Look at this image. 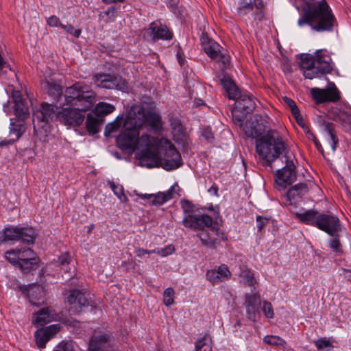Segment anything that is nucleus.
Instances as JSON below:
<instances>
[{
  "label": "nucleus",
  "instance_id": "f8f14e48",
  "mask_svg": "<svg viewBox=\"0 0 351 351\" xmlns=\"http://www.w3.org/2000/svg\"><path fill=\"white\" fill-rule=\"evenodd\" d=\"M94 83L97 86L125 90L127 88V82L121 77L110 74L97 73L93 77Z\"/></svg>",
  "mask_w": 351,
  "mask_h": 351
},
{
  "label": "nucleus",
  "instance_id": "f257e3e1",
  "mask_svg": "<svg viewBox=\"0 0 351 351\" xmlns=\"http://www.w3.org/2000/svg\"><path fill=\"white\" fill-rule=\"evenodd\" d=\"M256 153L263 164L267 166L284 154L285 165L275 173V182L279 190L285 189L296 180V167L292 154L287 151L286 144L278 132L269 131L266 135L257 140Z\"/></svg>",
  "mask_w": 351,
  "mask_h": 351
},
{
  "label": "nucleus",
  "instance_id": "4d7b16f0",
  "mask_svg": "<svg viewBox=\"0 0 351 351\" xmlns=\"http://www.w3.org/2000/svg\"><path fill=\"white\" fill-rule=\"evenodd\" d=\"M174 251V247L171 245H169L161 249H156V254L162 256H167L169 254H171Z\"/></svg>",
  "mask_w": 351,
  "mask_h": 351
},
{
  "label": "nucleus",
  "instance_id": "aec40b11",
  "mask_svg": "<svg viewBox=\"0 0 351 351\" xmlns=\"http://www.w3.org/2000/svg\"><path fill=\"white\" fill-rule=\"evenodd\" d=\"M69 311L73 314L80 313L83 308L88 305V301L84 294L77 289L71 290L67 297Z\"/></svg>",
  "mask_w": 351,
  "mask_h": 351
},
{
  "label": "nucleus",
  "instance_id": "393cba45",
  "mask_svg": "<svg viewBox=\"0 0 351 351\" xmlns=\"http://www.w3.org/2000/svg\"><path fill=\"white\" fill-rule=\"evenodd\" d=\"M59 329L60 326L58 324H53L36 331L35 341L38 347L45 348L47 342L59 331Z\"/></svg>",
  "mask_w": 351,
  "mask_h": 351
},
{
  "label": "nucleus",
  "instance_id": "4be33fe9",
  "mask_svg": "<svg viewBox=\"0 0 351 351\" xmlns=\"http://www.w3.org/2000/svg\"><path fill=\"white\" fill-rule=\"evenodd\" d=\"M58 107L53 105L43 104L40 110H36L34 113L33 122L35 124L36 121L46 123L49 121L53 119L54 117L57 118Z\"/></svg>",
  "mask_w": 351,
  "mask_h": 351
},
{
  "label": "nucleus",
  "instance_id": "3c124183",
  "mask_svg": "<svg viewBox=\"0 0 351 351\" xmlns=\"http://www.w3.org/2000/svg\"><path fill=\"white\" fill-rule=\"evenodd\" d=\"M116 11L117 8L114 6H111L106 11L101 12L99 18L101 19L104 18V16H107L108 17V20H107L106 22L112 21L116 16Z\"/></svg>",
  "mask_w": 351,
  "mask_h": 351
},
{
  "label": "nucleus",
  "instance_id": "4468645a",
  "mask_svg": "<svg viewBox=\"0 0 351 351\" xmlns=\"http://www.w3.org/2000/svg\"><path fill=\"white\" fill-rule=\"evenodd\" d=\"M311 93L318 104L336 102L340 99V93L333 82L329 83L328 87L326 88H313Z\"/></svg>",
  "mask_w": 351,
  "mask_h": 351
},
{
  "label": "nucleus",
  "instance_id": "58836bf2",
  "mask_svg": "<svg viewBox=\"0 0 351 351\" xmlns=\"http://www.w3.org/2000/svg\"><path fill=\"white\" fill-rule=\"evenodd\" d=\"M284 103L289 108L291 111L292 115L295 119L298 124L303 121V118L300 113V110L295 102L289 97H284L282 98Z\"/></svg>",
  "mask_w": 351,
  "mask_h": 351
},
{
  "label": "nucleus",
  "instance_id": "603ef678",
  "mask_svg": "<svg viewBox=\"0 0 351 351\" xmlns=\"http://www.w3.org/2000/svg\"><path fill=\"white\" fill-rule=\"evenodd\" d=\"M61 27L68 34L78 38L81 34L80 29H76L72 25H61Z\"/></svg>",
  "mask_w": 351,
  "mask_h": 351
},
{
  "label": "nucleus",
  "instance_id": "6ab92c4d",
  "mask_svg": "<svg viewBox=\"0 0 351 351\" xmlns=\"http://www.w3.org/2000/svg\"><path fill=\"white\" fill-rule=\"evenodd\" d=\"M21 290L29 299V302L36 306H39L45 302V290L40 285L32 284L21 287Z\"/></svg>",
  "mask_w": 351,
  "mask_h": 351
},
{
  "label": "nucleus",
  "instance_id": "69168bd1",
  "mask_svg": "<svg viewBox=\"0 0 351 351\" xmlns=\"http://www.w3.org/2000/svg\"><path fill=\"white\" fill-rule=\"evenodd\" d=\"M134 253L138 257L142 258L145 254H146V251L143 248H136L134 250Z\"/></svg>",
  "mask_w": 351,
  "mask_h": 351
},
{
  "label": "nucleus",
  "instance_id": "a19ab883",
  "mask_svg": "<svg viewBox=\"0 0 351 351\" xmlns=\"http://www.w3.org/2000/svg\"><path fill=\"white\" fill-rule=\"evenodd\" d=\"M211 339L208 335L199 339L195 343L196 351H212Z\"/></svg>",
  "mask_w": 351,
  "mask_h": 351
},
{
  "label": "nucleus",
  "instance_id": "2f4dec72",
  "mask_svg": "<svg viewBox=\"0 0 351 351\" xmlns=\"http://www.w3.org/2000/svg\"><path fill=\"white\" fill-rule=\"evenodd\" d=\"M237 108L245 112V113H250L255 108L254 98L247 94H241L239 95L238 99L235 101L234 104Z\"/></svg>",
  "mask_w": 351,
  "mask_h": 351
},
{
  "label": "nucleus",
  "instance_id": "09e8293b",
  "mask_svg": "<svg viewBox=\"0 0 351 351\" xmlns=\"http://www.w3.org/2000/svg\"><path fill=\"white\" fill-rule=\"evenodd\" d=\"M169 200L165 192H159L156 195H153L151 202L153 205L160 206Z\"/></svg>",
  "mask_w": 351,
  "mask_h": 351
},
{
  "label": "nucleus",
  "instance_id": "473e14b6",
  "mask_svg": "<svg viewBox=\"0 0 351 351\" xmlns=\"http://www.w3.org/2000/svg\"><path fill=\"white\" fill-rule=\"evenodd\" d=\"M221 84L230 99L236 101L239 95H241L238 87L232 80L226 78L222 79Z\"/></svg>",
  "mask_w": 351,
  "mask_h": 351
},
{
  "label": "nucleus",
  "instance_id": "72a5a7b5",
  "mask_svg": "<svg viewBox=\"0 0 351 351\" xmlns=\"http://www.w3.org/2000/svg\"><path fill=\"white\" fill-rule=\"evenodd\" d=\"M26 130L23 120L13 121L11 119L10 125V135L14 136L13 138L17 141L25 132Z\"/></svg>",
  "mask_w": 351,
  "mask_h": 351
},
{
  "label": "nucleus",
  "instance_id": "cd10ccee",
  "mask_svg": "<svg viewBox=\"0 0 351 351\" xmlns=\"http://www.w3.org/2000/svg\"><path fill=\"white\" fill-rule=\"evenodd\" d=\"M12 97L14 99L15 114L19 119L24 121L29 114L28 106L22 100L19 91L14 92Z\"/></svg>",
  "mask_w": 351,
  "mask_h": 351
},
{
  "label": "nucleus",
  "instance_id": "4c0bfd02",
  "mask_svg": "<svg viewBox=\"0 0 351 351\" xmlns=\"http://www.w3.org/2000/svg\"><path fill=\"white\" fill-rule=\"evenodd\" d=\"M324 131L326 132L328 137V143L332 149L335 151L337 145L338 143V138L336 136L333 125L330 123H324Z\"/></svg>",
  "mask_w": 351,
  "mask_h": 351
},
{
  "label": "nucleus",
  "instance_id": "0e129e2a",
  "mask_svg": "<svg viewBox=\"0 0 351 351\" xmlns=\"http://www.w3.org/2000/svg\"><path fill=\"white\" fill-rule=\"evenodd\" d=\"M184 137V134L182 132L178 131L177 133H173V139L177 143H180Z\"/></svg>",
  "mask_w": 351,
  "mask_h": 351
},
{
  "label": "nucleus",
  "instance_id": "c03bdc74",
  "mask_svg": "<svg viewBox=\"0 0 351 351\" xmlns=\"http://www.w3.org/2000/svg\"><path fill=\"white\" fill-rule=\"evenodd\" d=\"M110 185L114 195L121 202H126L128 201V197L125 195L123 187L121 185L115 184L114 182H110Z\"/></svg>",
  "mask_w": 351,
  "mask_h": 351
},
{
  "label": "nucleus",
  "instance_id": "774afa93",
  "mask_svg": "<svg viewBox=\"0 0 351 351\" xmlns=\"http://www.w3.org/2000/svg\"><path fill=\"white\" fill-rule=\"evenodd\" d=\"M177 60L180 66H182L184 63V58L182 52L178 51L176 54Z\"/></svg>",
  "mask_w": 351,
  "mask_h": 351
},
{
  "label": "nucleus",
  "instance_id": "20e7f679",
  "mask_svg": "<svg viewBox=\"0 0 351 351\" xmlns=\"http://www.w3.org/2000/svg\"><path fill=\"white\" fill-rule=\"evenodd\" d=\"M300 69L309 80L320 77L332 70L331 58L326 51L317 50L314 55H306L301 59Z\"/></svg>",
  "mask_w": 351,
  "mask_h": 351
},
{
  "label": "nucleus",
  "instance_id": "37998d69",
  "mask_svg": "<svg viewBox=\"0 0 351 351\" xmlns=\"http://www.w3.org/2000/svg\"><path fill=\"white\" fill-rule=\"evenodd\" d=\"M247 114L245 111L237 108L236 106L232 110V119L236 124L239 125L243 124Z\"/></svg>",
  "mask_w": 351,
  "mask_h": 351
},
{
  "label": "nucleus",
  "instance_id": "e433bc0d",
  "mask_svg": "<svg viewBox=\"0 0 351 351\" xmlns=\"http://www.w3.org/2000/svg\"><path fill=\"white\" fill-rule=\"evenodd\" d=\"M44 88L47 90L48 94L53 97L54 99L58 98L62 93V89L60 85L55 82H50L46 80L44 83Z\"/></svg>",
  "mask_w": 351,
  "mask_h": 351
},
{
  "label": "nucleus",
  "instance_id": "412c9836",
  "mask_svg": "<svg viewBox=\"0 0 351 351\" xmlns=\"http://www.w3.org/2000/svg\"><path fill=\"white\" fill-rule=\"evenodd\" d=\"M245 305L247 317L249 319L256 322L260 316L258 311L261 304V297L258 293H254L245 295Z\"/></svg>",
  "mask_w": 351,
  "mask_h": 351
},
{
  "label": "nucleus",
  "instance_id": "39448f33",
  "mask_svg": "<svg viewBox=\"0 0 351 351\" xmlns=\"http://www.w3.org/2000/svg\"><path fill=\"white\" fill-rule=\"evenodd\" d=\"M160 138L152 137L148 134H143L136 138V149H140L138 153L139 165L147 168H153L158 166L159 159L158 151L161 147L156 146V143Z\"/></svg>",
  "mask_w": 351,
  "mask_h": 351
},
{
  "label": "nucleus",
  "instance_id": "c756f323",
  "mask_svg": "<svg viewBox=\"0 0 351 351\" xmlns=\"http://www.w3.org/2000/svg\"><path fill=\"white\" fill-rule=\"evenodd\" d=\"M320 213L315 210H308L304 213H296L295 215L301 222L317 228Z\"/></svg>",
  "mask_w": 351,
  "mask_h": 351
},
{
  "label": "nucleus",
  "instance_id": "052dcab7",
  "mask_svg": "<svg viewBox=\"0 0 351 351\" xmlns=\"http://www.w3.org/2000/svg\"><path fill=\"white\" fill-rule=\"evenodd\" d=\"M59 262L62 267L69 264V256L68 254H63L59 257Z\"/></svg>",
  "mask_w": 351,
  "mask_h": 351
},
{
  "label": "nucleus",
  "instance_id": "f03ea898",
  "mask_svg": "<svg viewBox=\"0 0 351 351\" xmlns=\"http://www.w3.org/2000/svg\"><path fill=\"white\" fill-rule=\"evenodd\" d=\"M65 102L73 108H64L57 113V119L65 125L79 126L84 120V112L90 110L96 102V93L84 82L67 87Z\"/></svg>",
  "mask_w": 351,
  "mask_h": 351
},
{
  "label": "nucleus",
  "instance_id": "423d86ee",
  "mask_svg": "<svg viewBox=\"0 0 351 351\" xmlns=\"http://www.w3.org/2000/svg\"><path fill=\"white\" fill-rule=\"evenodd\" d=\"M134 121H129L128 125L129 127L131 124H136L141 129L145 125L149 130L153 131L155 134L160 133L163 130L164 122L160 114L145 110V108L140 106H132L130 112Z\"/></svg>",
  "mask_w": 351,
  "mask_h": 351
},
{
  "label": "nucleus",
  "instance_id": "680f3d73",
  "mask_svg": "<svg viewBox=\"0 0 351 351\" xmlns=\"http://www.w3.org/2000/svg\"><path fill=\"white\" fill-rule=\"evenodd\" d=\"M15 141H16L13 138H11L10 139H6V138L1 139V138H0V147H3V146L8 145H12Z\"/></svg>",
  "mask_w": 351,
  "mask_h": 351
},
{
  "label": "nucleus",
  "instance_id": "864d4df0",
  "mask_svg": "<svg viewBox=\"0 0 351 351\" xmlns=\"http://www.w3.org/2000/svg\"><path fill=\"white\" fill-rule=\"evenodd\" d=\"M53 351H75L73 344L71 342L60 343Z\"/></svg>",
  "mask_w": 351,
  "mask_h": 351
},
{
  "label": "nucleus",
  "instance_id": "2eb2a0df",
  "mask_svg": "<svg viewBox=\"0 0 351 351\" xmlns=\"http://www.w3.org/2000/svg\"><path fill=\"white\" fill-rule=\"evenodd\" d=\"M183 225L193 230L205 231V228H210L217 222H214L213 219L208 215H186L182 220Z\"/></svg>",
  "mask_w": 351,
  "mask_h": 351
},
{
  "label": "nucleus",
  "instance_id": "de8ad7c7",
  "mask_svg": "<svg viewBox=\"0 0 351 351\" xmlns=\"http://www.w3.org/2000/svg\"><path fill=\"white\" fill-rule=\"evenodd\" d=\"M175 291L172 288H167L164 291L163 293V302L169 306L174 303Z\"/></svg>",
  "mask_w": 351,
  "mask_h": 351
},
{
  "label": "nucleus",
  "instance_id": "c9c22d12",
  "mask_svg": "<svg viewBox=\"0 0 351 351\" xmlns=\"http://www.w3.org/2000/svg\"><path fill=\"white\" fill-rule=\"evenodd\" d=\"M239 277L240 281L245 286L254 287L256 283L254 273L247 267L241 269Z\"/></svg>",
  "mask_w": 351,
  "mask_h": 351
},
{
  "label": "nucleus",
  "instance_id": "1a4fd4ad",
  "mask_svg": "<svg viewBox=\"0 0 351 351\" xmlns=\"http://www.w3.org/2000/svg\"><path fill=\"white\" fill-rule=\"evenodd\" d=\"M130 121H134L129 113V115L125 120L123 129L117 138V143L121 149L134 151L136 147V138L139 136L140 128L136 123L135 125L131 124L130 127L127 125Z\"/></svg>",
  "mask_w": 351,
  "mask_h": 351
},
{
  "label": "nucleus",
  "instance_id": "e2e57ef3",
  "mask_svg": "<svg viewBox=\"0 0 351 351\" xmlns=\"http://www.w3.org/2000/svg\"><path fill=\"white\" fill-rule=\"evenodd\" d=\"M134 193L136 195H137L138 197H139L143 199L152 200V198L153 197V194H143V193H138L136 191H134Z\"/></svg>",
  "mask_w": 351,
  "mask_h": 351
},
{
  "label": "nucleus",
  "instance_id": "9d476101",
  "mask_svg": "<svg viewBox=\"0 0 351 351\" xmlns=\"http://www.w3.org/2000/svg\"><path fill=\"white\" fill-rule=\"evenodd\" d=\"M36 239V233L32 228H17L10 226L0 232V243L8 241H21L32 244Z\"/></svg>",
  "mask_w": 351,
  "mask_h": 351
},
{
  "label": "nucleus",
  "instance_id": "ea45409f",
  "mask_svg": "<svg viewBox=\"0 0 351 351\" xmlns=\"http://www.w3.org/2000/svg\"><path fill=\"white\" fill-rule=\"evenodd\" d=\"M125 120L123 117H117L114 121L108 123L105 128V136H110L113 132L119 130L121 126L124 125Z\"/></svg>",
  "mask_w": 351,
  "mask_h": 351
},
{
  "label": "nucleus",
  "instance_id": "8fccbe9b",
  "mask_svg": "<svg viewBox=\"0 0 351 351\" xmlns=\"http://www.w3.org/2000/svg\"><path fill=\"white\" fill-rule=\"evenodd\" d=\"M262 311L267 318L274 317V312L271 304L269 302L264 301L263 302Z\"/></svg>",
  "mask_w": 351,
  "mask_h": 351
},
{
  "label": "nucleus",
  "instance_id": "dca6fc26",
  "mask_svg": "<svg viewBox=\"0 0 351 351\" xmlns=\"http://www.w3.org/2000/svg\"><path fill=\"white\" fill-rule=\"evenodd\" d=\"M144 36L153 42L158 40H170L173 38V32L166 25L152 22L149 28L145 29Z\"/></svg>",
  "mask_w": 351,
  "mask_h": 351
},
{
  "label": "nucleus",
  "instance_id": "f704fd0d",
  "mask_svg": "<svg viewBox=\"0 0 351 351\" xmlns=\"http://www.w3.org/2000/svg\"><path fill=\"white\" fill-rule=\"evenodd\" d=\"M101 120L99 117L88 114L86 119V129L90 134H95L99 131Z\"/></svg>",
  "mask_w": 351,
  "mask_h": 351
},
{
  "label": "nucleus",
  "instance_id": "5fc2aeb1",
  "mask_svg": "<svg viewBox=\"0 0 351 351\" xmlns=\"http://www.w3.org/2000/svg\"><path fill=\"white\" fill-rule=\"evenodd\" d=\"M181 207L184 213L190 215L189 213L193 211L194 205L187 199H183L180 202Z\"/></svg>",
  "mask_w": 351,
  "mask_h": 351
},
{
  "label": "nucleus",
  "instance_id": "7c9ffc66",
  "mask_svg": "<svg viewBox=\"0 0 351 351\" xmlns=\"http://www.w3.org/2000/svg\"><path fill=\"white\" fill-rule=\"evenodd\" d=\"M332 119L339 123L346 132H351V114L340 109H336L332 112Z\"/></svg>",
  "mask_w": 351,
  "mask_h": 351
},
{
  "label": "nucleus",
  "instance_id": "f3484780",
  "mask_svg": "<svg viewBox=\"0 0 351 351\" xmlns=\"http://www.w3.org/2000/svg\"><path fill=\"white\" fill-rule=\"evenodd\" d=\"M88 351H115L112 347V336L95 331L90 339Z\"/></svg>",
  "mask_w": 351,
  "mask_h": 351
},
{
  "label": "nucleus",
  "instance_id": "c85d7f7f",
  "mask_svg": "<svg viewBox=\"0 0 351 351\" xmlns=\"http://www.w3.org/2000/svg\"><path fill=\"white\" fill-rule=\"evenodd\" d=\"M254 5L258 10H261L264 4L262 0H239L237 12L239 16H243L253 10Z\"/></svg>",
  "mask_w": 351,
  "mask_h": 351
},
{
  "label": "nucleus",
  "instance_id": "9b49d317",
  "mask_svg": "<svg viewBox=\"0 0 351 351\" xmlns=\"http://www.w3.org/2000/svg\"><path fill=\"white\" fill-rule=\"evenodd\" d=\"M197 237L199 238L203 245L212 249H215L220 245V239L221 241L227 240V237L220 230L217 223L214 224L213 226L206 229L205 231L200 232Z\"/></svg>",
  "mask_w": 351,
  "mask_h": 351
},
{
  "label": "nucleus",
  "instance_id": "5701e85b",
  "mask_svg": "<svg viewBox=\"0 0 351 351\" xmlns=\"http://www.w3.org/2000/svg\"><path fill=\"white\" fill-rule=\"evenodd\" d=\"M271 130H269V131ZM244 131L248 137L258 138L256 140L262 138L269 132L268 130L265 134L262 135L265 131V126L262 122L259 121L256 116L246 121Z\"/></svg>",
  "mask_w": 351,
  "mask_h": 351
},
{
  "label": "nucleus",
  "instance_id": "13d9d810",
  "mask_svg": "<svg viewBox=\"0 0 351 351\" xmlns=\"http://www.w3.org/2000/svg\"><path fill=\"white\" fill-rule=\"evenodd\" d=\"M330 247L335 252H340L342 250L341 245L337 238H333L330 241Z\"/></svg>",
  "mask_w": 351,
  "mask_h": 351
},
{
  "label": "nucleus",
  "instance_id": "338daca9",
  "mask_svg": "<svg viewBox=\"0 0 351 351\" xmlns=\"http://www.w3.org/2000/svg\"><path fill=\"white\" fill-rule=\"evenodd\" d=\"M218 186L215 184H213L208 190V192L210 194H213L215 196H218Z\"/></svg>",
  "mask_w": 351,
  "mask_h": 351
},
{
  "label": "nucleus",
  "instance_id": "6e6552de",
  "mask_svg": "<svg viewBox=\"0 0 351 351\" xmlns=\"http://www.w3.org/2000/svg\"><path fill=\"white\" fill-rule=\"evenodd\" d=\"M5 258L25 273L29 271L36 264V254L29 247L16 248L7 251Z\"/></svg>",
  "mask_w": 351,
  "mask_h": 351
},
{
  "label": "nucleus",
  "instance_id": "0eeeda50",
  "mask_svg": "<svg viewBox=\"0 0 351 351\" xmlns=\"http://www.w3.org/2000/svg\"><path fill=\"white\" fill-rule=\"evenodd\" d=\"M156 146L161 147L158 151V165H160L166 170H173L182 165V160L173 144L165 137H161L156 143Z\"/></svg>",
  "mask_w": 351,
  "mask_h": 351
},
{
  "label": "nucleus",
  "instance_id": "79ce46f5",
  "mask_svg": "<svg viewBox=\"0 0 351 351\" xmlns=\"http://www.w3.org/2000/svg\"><path fill=\"white\" fill-rule=\"evenodd\" d=\"M115 110L114 106L105 103L100 102L97 104L95 108V111L98 114H108L112 112Z\"/></svg>",
  "mask_w": 351,
  "mask_h": 351
},
{
  "label": "nucleus",
  "instance_id": "a18cd8bd",
  "mask_svg": "<svg viewBox=\"0 0 351 351\" xmlns=\"http://www.w3.org/2000/svg\"><path fill=\"white\" fill-rule=\"evenodd\" d=\"M313 343L319 350L324 349H328L330 350L334 348L330 340L326 337H322L318 339L317 340L314 341Z\"/></svg>",
  "mask_w": 351,
  "mask_h": 351
},
{
  "label": "nucleus",
  "instance_id": "bb28decb",
  "mask_svg": "<svg viewBox=\"0 0 351 351\" xmlns=\"http://www.w3.org/2000/svg\"><path fill=\"white\" fill-rule=\"evenodd\" d=\"M309 186L306 183H298L291 187L286 194L289 204L294 205L308 191Z\"/></svg>",
  "mask_w": 351,
  "mask_h": 351
},
{
  "label": "nucleus",
  "instance_id": "49530a36",
  "mask_svg": "<svg viewBox=\"0 0 351 351\" xmlns=\"http://www.w3.org/2000/svg\"><path fill=\"white\" fill-rule=\"evenodd\" d=\"M263 341L267 344L274 346H284L286 343L283 339L275 335H267L264 337Z\"/></svg>",
  "mask_w": 351,
  "mask_h": 351
},
{
  "label": "nucleus",
  "instance_id": "bf43d9fd",
  "mask_svg": "<svg viewBox=\"0 0 351 351\" xmlns=\"http://www.w3.org/2000/svg\"><path fill=\"white\" fill-rule=\"evenodd\" d=\"M47 24L51 27H61L62 23L59 18L56 16H51L47 20Z\"/></svg>",
  "mask_w": 351,
  "mask_h": 351
},
{
  "label": "nucleus",
  "instance_id": "a878e982",
  "mask_svg": "<svg viewBox=\"0 0 351 351\" xmlns=\"http://www.w3.org/2000/svg\"><path fill=\"white\" fill-rule=\"evenodd\" d=\"M206 279L213 284L228 280L231 277V272L228 266L221 264L217 269L208 270L206 274Z\"/></svg>",
  "mask_w": 351,
  "mask_h": 351
},
{
  "label": "nucleus",
  "instance_id": "a211bd4d",
  "mask_svg": "<svg viewBox=\"0 0 351 351\" xmlns=\"http://www.w3.org/2000/svg\"><path fill=\"white\" fill-rule=\"evenodd\" d=\"M317 228L333 236L340 231L341 226L338 217L335 215L320 213Z\"/></svg>",
  "mask_w": 351,
  "mask_h": 351
},
{
  "label": "nucleus",
  "instance_id": "ddd939ff",
  "mask_svg": "<svg viewBox=\"0 0 351 351\" xmlns=\"http://www.w3.org/2000/svg\"><path fill=\"white\" fill-rule=\"evenodd\" d=\"M203 49L210 58L221 63V68L226 69L229 65V57L221 51L222 47L215 40L206 38L202 42Z\"/></svg>",
  "mask_w": 351,
  "mask_h": 351
},
{
  "label": "nucleus",
  "instance_id": "6e6d98bb",
  "mask_svg": "<svg viewBox=\"0 0 351 351\" xmlns=\"http://www.w3.org/2000/svg\"><path fill=\"white\" fill-rule=\"evenodd\" d=\"M180 187L178 186V184L177 183H175L173 185H172L170 189L165 192V193L166 194L167 197H168V199L170 200L171 199H173V197H175V195L176 194L178 195V191H180Z\"/></svg>",
  "mask_w": 351,
  "mask_h": 351
},
{
  "label": "nucleus",
  "instance_id": "b1692460",
  "mask_svg": "<svg viewBox=\"0 0 351 351\" xmlns=\"http://www.w3.org/2000/svg\"><path fill=\"white\" fill-rule=\"evenodd\" d=\"M56 311L51 306H48L34 313L32 322L36 326L39 327L56 320Z\"/></svg>",
  "mask_w": 351,
  "mask_h": 351
},
{
  "label": "nucleus",
  "instance_id": "7ed1b4c3",
  "mask_svg": "<svg viewBox=\"0 0 351 351\" xmlns=\"http://www.w3.org/2000/svg\"><path fill=\"white\" fill-rule=\"evenodd\" d=\"M298 24L299 26L308 24L317 32H331L337 26V20L328 3L321 0L306 5Z\"/></svg>",
  "mask_w": 351,
  "mask_h": 351
}]
</instances>
